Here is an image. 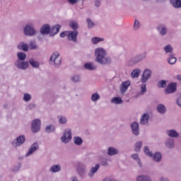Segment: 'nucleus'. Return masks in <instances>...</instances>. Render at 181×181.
<instances>
[{"label": "nucleus", "instance_id": "obj_24", "mask_svg": "<svg viewBox=\"0 0 181 181\" xmlns=\"http://www.w3.org/2000/svg\"><path fill=\"white\" fill-rule=\"evenodd\" d=\"M28 64H30L33 69H38L40 66V63L33 58L28 60Z\"/></svg>", "mask_w": 181, "mask_h": 181}, {"label": "nucleus", "instance_id": "obj_16", "mask_svg": "<svg viewBox=\"0 0 181 181\" xmlns=\"http://www.w3.org/2000/svg\"><path fill=\"white\" fill-rule=\"evenodd\" d=\"M118 153H119V150H118V148L112 146L107 148V155H108V156H115L116 155H118Z\"/></svg>", "mask_w": 181, "mask_h": 181}, {"label": "nucleus", "instance_id": "obj_2", "mask_svg": "<svg viewBox=\"0 0 181 181\" xmlns=\"http://www.w3.org/2000/svg\"><path fill=\"white\" fill-rule=\"evenodd\" d=\"M23 34L25 36H35L36 35V29H35V23H28L23 28Z\"/></svg>", "mask_w": 181, "mask_h": 181}, {"label": "nucleus", "instance_id": "obj_15", "mask_svg": "<svg viewBox=\"0 0 181 181\" xmlns=\"http://www.w3.org/2000/svg\"><path fill=\"white\" fill-rule=\"evenodd\" d=\"M131 128L132 134H134V135L136 136H138V135H139V124L136 122H134L131 124Z\"/></svg>", "mask_w": 181, "mask_h": 181}, {"label": "nucleus", "instance_id": "obj_3", "mask_svg": "<svg viewBox=\"0 0 181 181\" xmlns=\"http://www.w3.org/2000/svg\"><path fill=\"white\" fill-rule=\"evenodd\" d=\"M49 63L55 67H59L62 64V58L59 52H54L49 59Z\"/></svg>", "mask_w": 181, "mask_h": 181}, {"label": "nucleus", "instance_id": "obj_53", "mask_svg": "<svg viewBox=\"0 0 181 181\" xmlns=\"http://www.w3.org/2000/svg\"><path fill=\"white\" fill-rule=\"evenodd\" d=\"M100 165L102 166H108V159L103 158L100 161Z\"/></svg>", "mask_w": 181, "mask_h": 181}, {"label": "nucleus", "instance_id": "obj_59", "mask_svg": "<svg viewBox=\"0 0 181 181\" xmlns=\"http://www.w3.org/2000/svg\"><path fill=\"white\" fill-rule=\"evenodd\" d=\"M70 181H78V179L77 178V177L73 176L70 178Z\"/></svg>", "mask_w": 181, "mask_h": 181}, {"label": "nucleus", "instance_id": "obj_52", "mask_svg": "<svg viewBox=\"0 0 181 181\" xmlns=\"http://www.w3.org/2000/svg\"><path fill=\"white\" fill-rule=\"evenodd\" d=\"M21 168H22V165L17 164L13 167L12 170L13 172H19V170H21Z\"/></svg>", "mask_w": 181, "mask_h": 181}, {"label": "nucleus", "instance_id": "obj_43", "mask_svg": "<svg viewBox=\"0 0 181 181\" xmlns=\"http://www.w3.org/2000/svg\"><path fill=\"white\" fill-rule=\"evenodd\" d=\"M163 50L166 54L168 53H172V52H173V47H172L170 45H167L163 47Z\"/></svg>", "mask_w": 181, "mask_h": 181}, {"label": "nucleus", "instance_id": "obj_12", "mask_svg": "<svg viewBox=\"0 0 181 181\" xmlns=\"http://www.w3.org/2000/svg\"><path fill=\"white\" fill-rule=\"evenodd\" d=\"M177 87V83H171L168 84L165 89V94H173V93H175V91H176Z\"/></svg>", "mask_w": 181, "mask_h": 181}, {"label": "nucleus", "instance_id": "obj_48", "mask_svg": "<svg viewBox=\"0 0 181 181\" xmlns=\"http://www.w3.org/2000/svg\"><path fill=\"white\" fill-rule=\"evenodd\" d=\"M28 47H30L31 50H36V49H37V45H36V42L30 41L29 43Z\"/></svg>", "mask_w": 181, "mask_h": 181}, {"label": "nucleus", "instance_id": "obj_32", "mask_svg": "<svg viewBox=\"0 0 181 181\" xmlns=\"http://www.w3.org/2000/svg\"><path fill=\"white\" fill-rule=\"evenodd\" d=\"M141 75V69L139 68L134 69L131 73V77L132 78H138Z\"/></svg>", "mask_w": 181, "mask_h": 181}, {"label": "nucleus", "instance_id": "obj_7", "mask_svg": "<svg viewBox=\"0 0 181 181\" xmlns=\"http://www.w3.org/2000/svg\"><path fill=\"white\" fill-rule=\"evenodd\" d=\"M146 57V53L139 54L136 55L134 57H133L131 60L129 62V66H134V64H136V63H139V62H142L144 59Z\"/></svg>", "mask_w": 181, "mask_h": 181}, {"label": "nucleus", "instance_id": "obj_10", "mask_svg": "<svg viewBox=\"0 0 181 181\" xmlns=\"http://www.w3.org/2000/svg\"><path fill=\"white\" fill-rule=\"evenodd\" d=\"M17 69L20 70H28L29 69V62L25 61H16L14 63Z\"/></svg>", "mask_w": 181, "mask_h": 181}, {"label": "nucleus", "instance_id": "obj_55", "mask_svg": "<svg viewBox=\"0 0 181 181\" xmlns=\"http://www.w3.org/2000/svg\"><path fill=\"white\" fill-rule=\"evenodd\" d=\"M66 36H69V31H64L60 33V37H66Z\"/></svg>", "mask_w": 181, "mask_h": 181}, {"label": "nucleus", "instance_id": "obj_26", "mask_svg": "<svg viewBox=\"0 0 181 181\" xmlns=\"http://www.w3.org/2000/svg\"><path fill=\"white\" fill-rule=\"evenodd\" d=\"M62 26L60 25H54L50 30L51 36H54V35H57L59 32L60 31V28Z\"/></svg>", "mask_w": 181, "mask_h": 181}, {"label": "nucleus", "instance_id": "obj_23", "mask_svg": "<svg viewBox=\"0 0 181 181\" xmlns=\"http://www.w3.org/2000/svg\"><path fill=\"white\" fill-rule=\"evenodd\" d=\"M170 4L174 9H181V0H170Z\"/></svg>", "mask_w": 181, "mask_h": 181}, {"label": "nucleus", "instance_id": "obj_39", "mask_svg": "<svg viewBox=\"0 0 181 181\" xmlns=\"http://www.w3.org/2000/svg\"><path fill=\"white\" fill-rule=\"evenodd\" d=\"M100 98H101V96L100 95V94H98V93L95 92L92 94L90 100L91 101H93V103H97V101H98Z\"/></svg>", "mask_w": 181, "mask_h": 181}, {"label": "nucleus", "instance_id": "obj_11", "mask_svg": "<svg viewBox=\"0 0 181 181\" xmlns=\"http://www.w3.org/2000/svg\"><path fill=\"white\" fill-rule=\"evenodd\" d=\"M78 35V32L77 30H70L68 31V40H71L74 43H77V36Z\"/></svg>", "mask_w": 181, "mask_h": 181}, {"label": "nucleus", "instance_id": "obj_19", "mask_svg": "<svg viewBox=\"0 0 181 181\" xmlns=\"http://www.w3.org/2000/svg\"><path fill=\"white\" fill-rule=\"evenodd\" d=\"M50 25L48 24H45L41 27L40 32L41 35H49V33H50Z\"/></svg>", "mask_w": 181, "mask_h": 181}, {"label": "nucleus", "instance_id": "obj_37", "mask_svg": "<svg viewBox=\"0 0 181 181\" xmlns=\"http://www.w3.org/2000/svg\"><path fill=\"white\" fill-rule=\"evenodd\" d=\"M104 42V38L100 37H93L91 38V42L93 45H98V43Z\"/></svg>", "mask_w": 181, "mask_h": 181}, {"label": "nucleus", "instance_id": "obj_5", "mask_svg": "<svg viewBox=\"0 0 181 181\" xmlns=\"http://www.w3.org/2000/svg\"><path fill=\"white\" fill-rule=\"evenodd\" d=\"M25 142H26V136L21 134L11 141V145L13 148H19L20 146H22Z\"/></svg>", "mask_w": 181, "mask_h": 181}, {"label": "nucleus", "instance_id": "obj_36", "mask_svg": "<svg viewBox=\"0 0 181 181\" xmlns=\"http://www.w3.org/2000/svg\"><path fill=\"white\" fill-rule=\"evenodd\" d=\"M71 80L73 83H81V76L79 74H74L71 76Z\"/></svg>", "mask_w": 181, "mask_h": 181}, {"label": "nucleus", "instance_id": "obj_54", "mask_svg": "<svg viewBox=\"0 0 181 181\" xmlns=\"http://www.w3.org/2000/svg\"><path fill=\"white\" fill-rule=\"evenodd\" d=\"M158 181H170V180L168 177L162 175L159 177Z\"/></svg>", "mask_w": 181, "mask_h": 181}, {"label": "nucleus", "instance_id": "obj_56", "mask_svg": "<svg viewBox=\"0 0 181 181\" xmlns=\"http://www.w3.org/2000/svg\"><path fill=\"white\" fill-rule=\"evenodd\" d=\"M68 2L71 5H76L78 2V0H68Z\"/></svg>", "mask_w": 181, "mask_h": 181}, {"label": "nucleus", "instance_id": "obj_6", "mask_svg": "<svg viewBox=\"0 0 181 181\" xmlns=\"http://www.w3.org/2000/svg\"><path fill=\"white\" fill-rule=\"evenodd\" d=\"M42 127V121L39 119H35L31 122V131L33 134H37L40 131Z\"/></svg>", "mask_w": 181, "mask_h": 181}, {"label": "nucleus", "instance_id": "obj_13", "mask_svg": "<svg viewBox=\"0 0 181 181\" xmlns=\"http://www.w3.org/2000/svg\"><path fill=\"white\" fill-rule=\"evenodd\" d=\"M100 164H96L95 166L92 167L90 170V171L88 173V177L90 179H93L94 177V175L98 172V170L100 169Z\"/></svg>", "mask_w": 181, "mask_h": 181}, {"label": "nucleus", "instance_id": "obj_62", "mask_svg": "<svg viewBox=\"0 0 181 181\" xmlns=\"http://www.w3.org/2000/svg\"><path fill=\"white\" fill-rule=\"evenodd\" d=\"M180 61L181 62V58L180 59Z\"/></svg>", "mask_w": 181, "mask_h": 181}, {"label": "nucleus", "instance_id": "obj_8", "mask_svg": "<svg viewBox=\"0 0 181 181\" xmlns=\"http://www.w3.org/2000/svg\"><path fill=\"white\" fill-rule=\"evenodd\" d=\"M151 77H152V70L149 69H144L140 78L141 83H146Z\"/></svg>", "mask_w": 181, "mask_h": 181}, {"label": "nucleus", "instance_id": "obj_17", "mask_svg": "<svg viewBox=\"0 0 181 181\" xmlns=\"http://www.w3.org/2000/svg\"><path fill=\"white\" fill-rule=\"evenodd\" d=\"M157 30L161 36H165L168 33V28L165 25H159L157 26Z\"/></svg>", "mask_w": 181, "mask_h": 181}, {"label": "nucleus", "instance_id": "obj_51", "mask_svg": "<svg viewBox=\"0 0 181 181\" xmlns=\"http://www.w3.org/2000/svg\"><path fill=\"white\" fill-rule=\"evenodd\" d=\"M166 87V81L161 80L158 83V88H165Z\"/></svg>", "mask_w": 181, "mask_h": 181}, {"label": "nucleus", "instance_id": "obj_14", "mask_svg": "<svg viewBox=\"0 0 181 181\" xmlns=\"http://www.w3.org/2000/svg\"><path fill=\"white\" fill-rule=\"evenodd\" d=\"M149 113H144L140 117V124L141 125H148L149 122Z\"/></svg>", "mask_w": 181, "mask_h": 181}, {"label": "nucleus", "instance_id": "obj_31", "mask_svg": "<svg viewBox=\"0 0 181 181\" xmlns=\"http://www.w3.org/2000/svg\"><path fill=\"white\" fill-rule=\"evenodd\" d=\"M57 119L59 124H60L61 125H66V124H67V117L66 116L58 115Z\"/></svg>", "mask_w": 181, "mask_h": 181}, {"label": "nucleus", "instance_id": "obj_50", "mask_svg": "<svg viewBox=\"0 0 181 181\" xmlns=\"http://www.w3.org/2000/svg\"><path fill=\"white\" fill-rule=\"evenodd\" d=\"M139 28H141V23L138 20H135L133 27L134 30H139Z\"/></svg>", "mask_w": 181, "mask_h": 181}, {"label": "nucleus", "instance_id": "obj_29", "mask_svg": "<svg viewBox=\"0 0 181 181\" xmlns=\"http://www.w3.org/2000/svg\"><path fill=\"white\" fill-rule=\"evenodd\" d=\"M83 67L86 70H90V71L95 70L97 69V66L93 62H87V63H86L83 65Z\"/></svg>", "mask_w": 181, "mask_h": 181}, {"label": "nucleus", "instance_id": "obj_1", "mask_svg": "<svg viewBox=\"0 0 181 181\" xmlns=\"http://www.w3.org/2000/svg\"><path fill=\"white\" fill-rule=\"evenodd\" d=\"M95 62L98 63V64H102L103 66H107V64H110L112 59L111 57L108 56L107 53V49L98 47L95 49Z\"/></svg>", "mask_w": 181, "mask_h": 181}, {"label": "nucleus", "instance_id": "obj_57", "mask_svg": "<svg viewBox=\"0 0 181 181\" xmlns=\"http://www.w3.org/2000/svg\"><path fill=\"white\" fill-rule=\"evenodd\" d=\"M84 173H86V171H84V170H80L78 172L79 175L81 177L84 176Z\"/></svg>", "mask_w": 181, "mask_h": 181}, {"label": "nucleus", "instance_id": "obj_20", "mask_svg": "<svg viewBox=\"0 0 181 181\" xmlns=\"http://www.w3.org/2000/svg\"><path fill=\"white\" fill-rule=\"evenodd\" d=\"M18 50H23V52H28L29 50V45L25 42H21L17 45Z\"/></svg>", "mask_w": 181, "mask_h": 181}, {"label": "nucleus", "instance_id": "obj_44", "mask_svg": "<svg viewBox=\"0 0 181 181\" xmlns=\"http://www.w3.org/2000/svg\"><path fill=\"white\" fill-rule=\"evenodd\" d=\"M177 60V59H176V57H175L172 55H170L167 59V62H168V63H169V64H175V63H176Z\"/></svg>", "mask_w": 181, "mask_h": 181}, {"label": "nucleus", "instance_id": "obj_45", "mask_svg": "<svg viewBox=\"0 0 181 181\" xmlns=\"http://www.w3.org/2000/svg\"><path fill=\"white\" fill-rule=\"evenodd\" d=\"M144 152L147 156H149V158H152L153 153L152 151L149 149V147L148 146H144Z\"/></svg>", "mask_w": 181, "mask_h": 181}, {"label": "nucleus", "instance_id": "obj_34", "mask_svg": "<svg viewBox=\"0 0 181 181\" xmlns=\"http://www.w3.org/2000/svg\"><path fill=\"white\" fill-rule=\"evenodd\" d=\"M131 158L137 162L139 168H142V162H141V158H139V155H138V153L132 154Z\"/></svg>", "mask_w": 181, "mask_h": 181}, {"label": "nucleus", "instance_id": "obj_47", "mask_svg": "<svg viewBox=\"0 0 181 181\" xmlns=\"http://www.w3.org/2000/svg\"><path fill=\"white\" fill-rule=\"evenodd\" d=\"M74 142L75 145L80 146V145H81V144H83V139H81V137H78V136H75L74 138Z\"/></svg>", "mask_w": 181, "mask_h": 181}, {"label": "nucleus", "instance_id": "obj_58", "mask_svg": "<svg viewBox=\"0 0 181 181\" xmlns=\"http://www.w3.org/2000/svg\"><path fill=\"white\" fill-rule=\"evenodd\" d=\"M95 6H97L98 8V6H100V5H101V2H100V1H98V0H96L95 1Z\"/></svg>", "mask_w": 181, "mask_h": 181}, {"label": "nucleus", "instance_id": "obj_38", "mask_svg": "<svg viewBox=\"0 0 181 181\" xmlns=\"http://www.w3.org/2000/svg\"><path fill=\"white\" fill-rule=\"evenodd\" d=\"M26 60V54L25 52H19L17 53L16 61H25Z\"/></svg>", "mask_w": 181, "mask_h": 181}, {"label": "nucleus", "instance_id": "obj_22", "mask_svg": "<svg viewBox=\"0 0 181 181\" xmlns=\"http://www.w3.org/2000/svg\"><path fill=\"white\" fill-rule=\"evenodd\" d=\"M157 112L158 114L163 115V114H166V106L162 103H160L156 107Z\"/></svg>", "mask_w": 181, "mask_h": 181}, {"label": "nucleus", "instance_id": "obj_30", "mask_svg": "<svg viewBox=\"0 0 181 181\" xmlns=\"http://www.w3.org/2000/svg\"><path fill=\"white\" fill-rule=\"evenodd\" d=\"M110 103L115 104V105H119L124 103L121 97H114L112 98Z\"/></svg>", "mask_w": 181, "mask_h": 181}, {"label": "nucleus", "instance_id": "obj_41", "mask_svg": "<svg viewBox=\"0 0 181 181\" xmlns=\"http://www.w3.org/2000/svg\"><path fill=\"white\" fill-rule=\"evenodd\" d=\"M141 148H142V141H139L134 144L135 152H141Z\"/></svg>", "mask_w": 181, "mask_h": 181}, {"label": "nucleus", "instance_id": "obj_4", "mask_svg": "<svg viewBox=\"0 0 181 181\" xmlns=\"http://www.w3.org/2000/svg\"><path fill=\"white\" fill-rule=\"evenodd\" d=\"M72 138L71 129L67 128L64 131L62 136H61V142H62V144H69Z\"/></svg>", "mask_w": 181, "mask_h": 181}, {"label": "nucleus", "instance_id": "obj_42", "mask_svg": "<svg viewBox=\"0 0 181 181\" xmlns=\"http://www.w3.org/2000/svg\"><path fill=\"white\" fill-rule=\"evenodd\" d=\"M30 100H32V95H30V93H23V100L25 103H29V101H30Z\"/></svg>", "mask_w": 181, "mask_h": 181}, {"label": "nucleus", "instance_id": "obj_35", "mask_svg": "<svg viewBox=\"0 0 181 181\" xmlns=\"http://www.w3.org/2000/svg\"><path fill=\"white\" fill-rule=\"evenodd\" d=\"M152 158L155 162L159 163L160 160H162V154L159 152H156L154 154H153Z\"/></svg>", "mask_w": 181, "mask_h": 181}, {"label": "nucleus", "instance_id": "obj_9", "mask_svg": "<svg viewBox=\"0 0 181 181\" xmlns=\"http://www.w3.org/2000/svg\"><path fill=\"white\" fill-rule=\"evenodd\" d=\"M37 149H39V143H33L28 149V151L25 153V158H29V156H32V155H33V153H35V152H36Z\"/></svg>", "mask_w": 181, "mask_h": 181}, {"label": "nucleus", "instance_id": "obj_21", "mask_svg": "<svg viewBox=\"0 0 181 181\" xmlns=\"http://www.w3.org/2000/svg\"><path fill=\"white\" fill-rule=\"evenodd\" d=\"M61 170L62 165L60 164H54L49 168V172L51 173H59Z\"/></svg>", "mask_w": 181, "mask_h": 181}, {"label": "nucleus", "instance_id": "obj_18", "mask_svg": "<svg viewBox=\"0 0 181 181\" xmlns=\"http://www.w3.org/2000/svg\"><path fill=\"white\" fill-rule=\"evenodd\" d=\"M129 86H131V81H126L122 83L120 86V91L122 94H124L128 90L129 88Z\"/></svg>", "mask_w": 181, "mask_h": 181}, {"label": "nucleus", "instance_id": "obj_49", "mask_svg": "<svg viewBox=\"0 0 181 181\" xmlns=\"http://www.w3.org/2000/svg\"><path fill=\"white\" fill-rule=\"evenodd\" d=\"M69 26L70 28H71L74 30H76L77 29H78V23H77V22L76 21H71L69 23Z\"/></svg>", "mask_w": 181, "mask_h": 181}, {"label": "nucleus", "instance_id": "obj_60", "mask_svg": "<svg viewBox=\"0 0 181 181\" xmlns=\"http://www.w3.org/2000/svg\"><path fill=\"white\" fill-rule=\"evenodd\" d=\"M175 80H180L181 81V75H176L175 76Z\"/></svg>", "mask_w": 181, "mask_h": 181}, {"label": "nucleus", "instance_id": "obj_27", "mask_svg": "<svg viewBox=\"0 0 181 181\" xmlns=\"http://www.w3.org/2000/svg\"><path fill=\"white\" fill-rule=\"evenodd\" d=\"M136 181H152V179H151V177H149V175H140L136 177Z\"/></svg>", "mask_w": 181, "mask_h": 181}, {"label": "nucleus", "instance_id": "obj_40", "mask_svg": "<svg viewBox=\"0 0 181 181\" xmlns=\"http://www.w3.org/2000/svg\"><path fill=\"white\" fill-rule=\"evenodd\" d=\"M56 131V127L53 124H49L45 128V132H47V134H50L52 132H54Z\"/></svg>", "mask_w": 181, "mask_h": 181}, {"label": "nucleus", "instance_id": "obj_33", "mask_svg": "<svg viewBox=\"0 0 181 181\" xmlns=\"http://www.w3.org/2000/svg\"><path fill=\"white\" fill-rule=\"evenodd\" d=\"M146 82H141L139 85L140 87V93H139V95H144L145 93H146Z\"/></svg>", "mask_w": 181, "mask_h": 181}, {"label": "nucleus", "instance_id": "obj_61", "mask_svg": "<svg viewBox=\"0 0 181 181\" xmlns=\"http://www.w3.org/2000/svg\"><path fill=\"white\" fill-rule=\"evenodd\" d=\"M30 108H35V104L32 103L29 105Z\"/></svg>", "mask_w": 181, "mask_h": 181}, {"label": "nucleus", "instance_id": "obj_63", "mask_svg": "<svg viewBox=\"0 0 181 181\" xmlns=\"http://www.w3.org/2000/svg\"><path fill=\"white\" fill-rule=\"evenodd\" d=\"M143 1H148V0H143Z\"/></svg>", "mask_w": 181, "mask_h": 181}, {"label": "nucleus", "instance_id": "obj_46", "mask_svg": "<svg viewBox=\"0 0 181 181\" xmlns=\"http://www.w3.org/2000/svg\"><path fill=\"white\" fill-rule=\"evenodd\" d=\"M86 22H87L88 29H93V28L95 26L94 21L90 20V18H87Z\"/></svg>", "mask_w": 181, "mask_h": 181}, {"label": "nucleus", "instance_id": "obj_25", "mask_svg": "<svg viewBox=\"0 0 181 181\" xmlns=\"http://www.w3.org/2000/svg\"><path fill=\"white\" fill-rule=\"evenodd\" d=\"M165 144L169 149H173V148H175V140L173 139L168 138L165 141Z\"/></svg>", "mask_w": 181, "mask_h": 181}, {"label": "nucleus", "instance_id": "obj_28", "mask_svg": "<svg viewBox=\"0 0 181 181\" xmlns=\"http://www.w3.org/2000/svg\"><path fill=\"white\" fill-rule=\"evenodd\" d=\"M166 134L170 138H177L179 136V133L175 129L167 130Z\"/></svg>", "mask_w": 181, "mask_h": 181}]
</instances>
